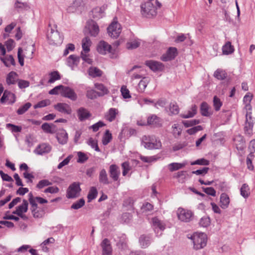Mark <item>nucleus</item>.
Instances as JSON below:
<instances>
[{
  "mask_svg": "<svg viewBox=\"0 0 255 255\" xmlns=\"http://www.w3.org/2000/svg\"><path fill=\"white\" fill-rule=\"evenodd\" d=\"M141 145L147 149H159L161 143L154 135H144L142 137Z\"/></svg>",
  "mask_w": 255,
  "mask_h": 255,
  "instance_id": "nucleus-1",
  "label": "nucleus"
},
{
  "mask_svg": "<svg viewBox=\"0 0 255 255\" xmlns=\"http://www.w3.org/2000/svg\"><path fill=\"white\" fill-rule=\"evenodd\" d=\"M192 240L194 248L199 250L206 246L207 237L206 234L203 233H195L191 237Z\"/></svg>",
  "mask_w": 255,
  "mask_h": 255,
  "instance_id": "nucleus-2",
  "label": "nucleus"
},
{
  "mask_svg": "<svg viewBox=\"0 0 255 255\" xmlns=\"http://www.w3.org/2000/svg\"><path fill=\"white\" fill-rule=\"evenodd\" d=\"M141 13L144 17L152 18L156 14V9L153 3L150 1H146L140 5Z\"/></svg>",
  "mask_w": 255,
  "mask_h": 255,
  "instance_id": "nucleus-3",
  "label": "nucleus"
},
{
  "mask_svg": "<svg viewBox=\"0 0 255 255\" xmlns=\"http://www.w3.org/2000/svg\"><path fill=\"white\" fill-rule=\"evenodd\" d=\"M33 47L30 46L27 47L25 49L24 54L23 55V50L22 48H18L17 52V57L18 59V62L19 63L20 66H23L24 65V57H26L28 59H32L33 58Z\"/></svg>",
  "mask_w": 255,
  "mask_h": 255,
  "instance_id": "nucleus-4",
  "label": "nucleus"
},
{
  "mask_svg": "<svg viewBox=\"0 0 255 255\" xmlns=\"http://www.w3.org/2000/svg\"><path fill=\"white\" fill-rule=\"evenodd\" d=\"M255 119L252 116L251 112H247L246 115V122L245 124L244 130L245 133L249 136L253 134V128Z\"/></svg>",
  "mask_w": 255,
  "mask_h": 255,
  "instance_id": "nucleus-5",
  "label": "nucleus"
},
{
  "mask_svg": "<svg viewBox=\"0 0 255 255\" xmlns=\"http://www.w3.org/2000/svg\"><path fill=\"white\" fill-rule=\"evenodd\" d=\"M109 35L114 38H117L121 32V26L118 22H113L107 28Z\"/></svg>",
  "mask_w": 255,
  "mask_h": 255,
  "instance_id": "nucleus-6",
  "label": "nucleus"
},
{
  "mask_svg": "<svg viewBox=\"0 0 255 255\" xmlns=\"http://www.w3.org/2000/svg\"><path fill=\"white\" fill-rule=\"evenodd\" d=\"M177 214L179 220L184 222H189L192 220L193 216L191 211L181 208L178 209Z\"/></svg>",
  "mask_w": 255,
  "mask_h": 255,
  "instance_id": "nucleus-7",
  "label": "nucleus"
},
{
  "mask_svg": "<svg viewBox=\"0 0 255 255\" xmlns=\"http://www.w3.org/2000/svg\"><path fill=\"white\" fill-rule=\"evenodd\" d=\"M81 188L78 183L74 182L69 186L67 191L68 198H74L79 195Z\"/></svg>",
  "mask_w": 255,
  "mask_h": 255,
  "instance_id": "nucleus-8",
  "label": "nucleus"
},
{
  "mask_svg": "<svg viewBox=\"0 0 255 255\" xmlns=\"http://www.w3.org/2000/svg\"><path fill=\"white\" fill-rule=\"evenodd\" d=\"M47 37L51 44L59 45L63 42V37L61 36L60 33L56 30L51 29V32L47 34Z\"/></svg>",
  "mask_w": 255,
  "mask_h": 255,
  "instance_id": "nucleus-9",
  "label": "nucleus"
},
{
  "mask_svg": "<svg viewBox=\"0 0 255 255\" xmlns=\"http://www.w3.org/2000/svg\"><path fill=\"white\" fill-rule=\"evenodd\" d=\"M145 65L154 72L161 71L164 68V66L162 63L154 60L146 61Z\"/></svg>",
  "mask_w": 255,
  "mask_h": 255,
  "instance_id": "nucleus-10",
  "label": "nucleus"
},
{
  "mask_svg": "<svg viewBox=\"0 0 255 255\" xmlns=\"http://www.w3.org/2000/svg\"><path fill=\"white\" fill-rule=\"evenodd\" d=\"M98 52L103 55L112 52V46L104 41H101L97 45Z\"/></svg>",
  "mask_w": 255,
  "mask_h": 255,
  "instance_id": "nucleus-11",
  "label": "nucleus"
},
{
  "mask_svg": "<svg viewBox=\"0 0 255 255\" xmlns=\"http://www.w3.org/2000/svg\"><path fill=\"white\" fill-rule=\"evenodd\" d=\"M61 95L72 101H75L77 99V95L74 91L69 87L63 86Z\"/></svg>",
  "mask_w": 255,
  "mask_h": 255,
  "instance_id": "nucleus-12",
  "label": "nucleus"
},
{
  "mask_svg": "<svg viewBox=\"0 0 255 255\" xmlns=\"http://www.w3.org/2000/svg\"><path fill=\"white\" fill-rule=\"evenodd\" d=\"M177 54V49L175 47H170L166 53L161 56V59L163 61H168L173 59Z\"/></svg>",
  "mask_w": 255,
  "mask_h": 255,
  "instance_id": "nucleus-13",
  "label": "nucleus"
},
{
  "mask_svg": "<svg viewBox=\"0 0 255 255\" xmlns=\"http://www.w3.org/2000/svg\"><path fill=\"white\" fill-rule=\"evenodd\" d=\"M109 174L110 177L114 181L119 180L121 174L120 167L116 164H112L109 167Z\"/></svg>",
  "mask_w": 255,
  "mask_h": 255,
  "instance_id": "nucleus-14",
  "label": "nucleus"
},
{
  "mask_svg": "<svg viewBox=\"0 0 255 255\" xmlns=\"http://www.w3.org/2000/svg\"><path fill=\"white\" fill-rule=\"evenodd\" d=\"M101 246L102 248L103 255H112V248L110 241L108 239H105L102 242Z\"/></svg>",
  "mask_w": 255,
  "mask_h": 255,
  "instance_id": "nucleus-15",
  "label": "nucleus"
},
{
  "mask_svg": "<svg viewBox=\"0 0 255 255\" xmlns=\"http://www.w3.org/2000/svg\"><path fill=\"white\" fill-rule=\"evenodd\" d=\"M15 99L16 97L14 94L7 90H5L0 99V102L1 103H4L6 100L9 101V103L12 104L15 102Z\"/></svg>",
  "mask_w": 255,
  "mask_h": 255,
  "instance_id": "nucleus-16",
  "label": "nucleus"
},
{
  "mask_svg": "<svg viewBox=\"0 0 255 255\" xmlns=\"http://www.w3.org/2000/svg\"><path fill=\"white\" fill-rule=\"evenodd\" d=\"M51 150V147L50 145L47 143H42L39 144L34 150V152L38 155H42L49 152Z\"/></svg>",
  "mask_w": 255,
  "mask_h": 255,
  "instance_id": "nucleus-17",
  "label": "nucleus"
},
{
  "mask_svg": "<svg viewBox=\"0 0 255 255\" xmlns=\"http://www.w3.org/2000/svg\"><path fill=\"white\" fill-rule=\"evenodd\" d=\"M54 108L59 112L68 115L72 113L70 106L66 103H58L54 106Z\"/></svg>",
  "mask_w": 255,
  "mask_h": 255,
  "instance_id": "nucleus-18",
  "label": "nucleus"
},
{
  "mask_svg": "<svg viewBox=\"0 0 255 255\" xmlns=\"http://www.w3.org/2000/svg\"><path fill=\"white\" fill-rule=\"evenodd\" d=\"M88 28L90 34L92 36H96L99 32V28L97 23L93 20L88 22Z\"/></svg>",
  "mask_w": 255,
  "mask_h": 255,
  "instance_id": "nucleus-19",
  "label": "nucleus"
},
{
  "mask_svg": "<svg viewBox=\"0 0 255 255\" xmlns=\"http://www.w3.org/2000/svg\"><path fill=\"white\" fill-rule=\"evenodd\" d=\"M77 115L79 118V120L80 121H83L87 119H88L90 117H91V114L85 108H80L77 111Z\"/></svg>",
  "mask_w": 255,
  "mask_h": 255,
  "instance_id": "nucleus-20",
  "label": "nucleus"
},
{
  "mask_svg": "<svg viewBox=\"0 0 255 255\" xmlns=\"http://www.w3.org/2000/svg\"><path fill=\"white\" fill-rule=\"evenodd\" d=\"M18 80V74L15 72L11 71L7 75L6 82L8 85L15 84Z\"/></svg>",
  "mask_w": 255,
  "mask_h": 255,
  "instance_id": "nucleus-21",
  "label": "nucleus"
},
{
  "mask_svg": "<svg viewBox=\"0 0 255 255\" xmlns=\"http://www.w3.org/2000/svg\"><path fill=\"white\" fill-rule=\"evenodd\" d=\"M151 242V238L150 236L145 235H141L139 238V243L142 248L148 247Z\"/></svg>",
  "mask_w": 255,
  "mask_h": 255,
  "instance_id": "nucleus-22",
  "label": "nucleus"
},
{
  "mask_svg": "<svg viewBox=\"0 0 255 255\" xmlns=\"http://www.w3.org/2000/svg\"><path fill=\"white\" fill-rule=\"evenodd\" d=\"M80 59V58L78 56L75 55H71L67 59V65L73 69L75 66L78 65Z\"/></svg>",
  "mask_w": 255,
  "mask_h": 255,
  "instance_id": "nucleus-23",
  "label": "nucleus"
},
{
  "mask_svg": "<svg viewBox=\"0 0 255 255\" xmlns=\"http://www.w3.org/2000/svg\"><path fill=\"white\" fill-rule=\"evenodd\" d=\"M28 203L27 200L23 199L21 205L16 207V210L13 211V214H18L20 213H26L28 210Z\"/></svg>",
  "mask_w": 255,
  "mask_h": 255,
  "instance_id": "nucleus-24",
  "label": "nucleus"
},
{
  "mask_svg": "<svg viewBox=\"0 0 255 255\" xmlns=\"http://www.w3.org/2000/svg\"><path fill=\"white\" fill-rule=\"evenodd\" d=\"M83 0H75L73 3L67 8V11L69 13L75 12L79 7L83 5Z\"/></svg>",
  "mask_w": 255,
  "mask_h": 255,
  "instance_id": "nucleus-25",
  "label": "nucleus"
},
{
  "mask_svg": "<svg viewBox=\"0 0 255 255\" xmlns=\"http://www.w3.org/2000/svg\"><path fill=\"white\" fill-rule=\"evenodd\" d=\"M68 134L65 130L58 132L56 135V138L61 144H65L68 141Z\"/></svg>",
  "mask_w": 255,
  "mask_h": 255,
  "instance_id": "nucleus-26",
  "label": "nucleus"
},
{
  "mask_svg": "<svg viewBox=\"0 0 255 255\" xmlns=\"http://www.w3.org/2000/svg\"><path fill=\"white\" fill-rule=\"evenodd\" d=\"M0 60L7 67H9L10 65L15 66V62L11 55H7L5 57H0Z\"/></svg>",
  "mask_w": 255,
  "mask_h": 255,
  "instance_id": "nucleus-27",
  "label": "nucleus"
},
{
  "mask_svg": "<svg viewBox=\"0 0 255 255\" xmlns=\"http://www.w3.org/2000/svg\"><path fill=\"white\" fill-rule=\"evenodd\" d=\"M99 180L100 183L105 185L110 184L108 175L105 169H103L100 171L99 176Z\"/></svg>",
  "mask_w": 255,
  "mask_h": 255,
  "instance_id": "nucleus-28",
  "label": "nucleus"
},
{
  "mask_svg": "<svg viewBox=\"0 0 255 255\" xmlns=\"http://www.w3.org/2000/svg\"><path fill=\"white\" fill-rule=\"evenodd\" d=\"M118 113V110L115 108H111L105 115V118L109 122H112L115 120Z\"/></svg>",
  "mask_w": 255,
  "mask_h": 255,
  "instance_id": "nucleus-29",
  "label": "nucleus"
},
{
  "mask_svg": "<svg viewBox=\"0 0 255 255\" xmlns=\"http://www.w3.org/2000/svg\"><path fill=\"white\" fill-rule=\"evenodd\" d=\"M209 107L206 102H202L200 105V112L202 116L205 117H209L212 115V113L209 112Z\"/></svg>",
  "mask_w": 255,
  "mask_h": 255,
  "instance_id": "nucleus-30",
  "label": "nucleus"
},
{
  "mask_svg": "<svg viewBox=\"0 0 255 255\" xmlns=\"http://www.w3.org/2000/svg\"><path fill=\"white\" fill-rule=\"evenodd\" d=\"M160 119L155 115L148 117L147 119V123L148 125H153L157 127L161 126Z\"/></svg>",
  "mask_w": 255,
  "mask_h": 255,
  "instance_id": "nucleus-31",
  "label": "nucleus"
},
{
  "mask_svg": "<svg viewBox=\"0 0 255 255\" xmlns=\"http://www.w3.org/2000/svg\"><path fill=\"white\" fill-rule=\"evenodd\" d=\"M221 207L223 209H226L228 207L230 203V198L226 193H222L220 196Z\"/></svg>",
  "mask_w": 255,
  "mask_h": 255,
  "instance_id": "nucleus-32",
  "label": "nucleus"
},
{
  "mask_svg": "<svg viewBox=\"0 0 255 255\" xmlns=\"http://www.w3.org/2000/svg\"><path fill=\"white\" fill-rule=\"evenodd\" d=\"M197 111V107L195 105L192 106L191 110L188 112L187 114H181L180 117L182 118L188 119L193 117L196 114Z\"/></svg>",
  "mask_w": 255,
  "mask_h": 255,
  "instance_id": "nucleus-33",
  "label": "nucleus"
},
{
  "mask_svg": "<svg viewBox=\"0 0 255 255\" xmlns=\"http://www.w3.org/2000/svg\"><path fill=\"white\" fill-rule=\"evenodd\" d=\"M234 141L238 150H242L245 146V140L243 136L239 135L235 137Z\"/></svg>",
  "mask_w": 255,
  "mask_h": 255,
  "instance_id": "nucleus-34",
  "label": "nucleus"
},
{
  "mask_svg": "<svg viewBox=\"0 0 255 255\" xmlns=\"http://www.w3.org/2000/svg\"><path fill=\"white\" fill-rule=\"evenodd\" d=\"M149 81L148 78L146 77L142 78V79L138 83L137 89L138 91L140 93H143L146 88Z\"/></svg>",
  "mask_w": 255,
  "mask_h": 255,
  "instance_id": "nucleus-35",
  "label": "nucleus"
},
{
  "mask_svg": "<svg viewBox=\"0 0 255 255\" xmlns=\"http://www.w3.org/2000/svg\"><path fill=\"white\" fill-rule=\"evenodd\" d=\"M93 17L95 19H100L104 15V9L102 7H97L94 8L92 11Z\"/></svg>",
  "mask_w": 255,
  "mask_h": 255,
  "instance_id": "nucleus-36",
  "label": "nucleus"
},
{
  "mask_svg": "<svg viewBox=\"0 0 255 255\" xmlns=\"http://www.w3.org/2000/svg\"><path fill=\"white\" fill-rule=\"evenodd\" d=\"M95 87L97 90L101 91L98 92V96L99 97L103 96L109 93L108 89L102 84L95 83Z\"/></svg>",
  "mask_w": 255,
  "mask_h": 255,
  "instance_id": "nucleus-37",
  "label": "nucleus"
},
{
  "mask_svg": "<svg viewBox=\"0 0 255 255\" xmlns=\"http://www.w3.org/2000/svg\"><path fill=\"white\" fill-rule=\"evenodd\" d=\"M152 226L154 229H159L161 231H163L165 229L164 225L157 218L154 217L152 220Z\"/></svg>",
  "mask_w": 255,
  "mask_h": 255,
  "instance_id": "nucleus-38",
  "label": "nucleus"
},
{
  "mask_svg": "<svg viewBox=\"0 0 255 255\" xmlns=\"http://www.w3.org/2000/svg\"><path fill=\"white\" fill-rule=\"evenodd\" d=\"M14 6L18 11L27 10L29 8V6L26 2H21L18 0L15 1Z\"/></svg>",
  "mask_w": 255,
  "mask_h": 255,
  "instance_id": "nucleus-39",
  "label": "nucleus"
},
{
  "mask_svg": "<svg viewBox=\"0 0 255 255\" xmlns=\"http://www.w3.org/2000/svg\"><path fill=\"white\" fill-rule=\"evenodd\" d=\"M89 74L93 77H100L102 75V71L97 67H91L89 68Z\"/></svg>",
  "mask_w": 255,
  "mask_h": 255,
  "instance_id": "nucleus-40",
  "label": "nucleus"
},
{
  "mask_svg": "<svg viewBox=\"0 0 255 255\" xmlns=\"http://www.w3.org/2000/svg\"><path fill=\"white\" fill-rule=\"evenodd\" d=\"M91 45V41L90 38L86 37L82 40V48L83 51L87 53L90 51V47Z\"/></svg>",
  "mask_w": 255,
  "mask_h": 255,
  "instance_id": "nucleus-41",
  "label": "nucleus"
},
{
  "mask_svg": "<svg viewBox=\"0 0 255 255\" xmlns=\"http://www.w3.org/2000/svg\"><path fill=\"white\" fill-rule=\"evenodd\" d=\"M234 51V47L229 41L227 42L222 47L223 53L225 55L231 54Z\"/></svg>",
  "mask_w": 255,
  "mask_h": 255,
  "instance_id": "nucleus-42",
  "label": "nucleus"
},
{
  "mask_svg": "<svg viewBox=\"0 0 255 255\" xmlns=\"http://www.w3.org/2000/svg\"><path fill=\"white\" fill-rule=\"evenodd\" d=\"M55 127L53 124L45 123L42 125L41 128L46 133H53L55 132Z\"/></svg>",
  "mask_w": 255,
  "mask_h": 255,
  "instance_id": "nucleus-43",
  "label": "nucleus"
},
{
  "mask_svg": "<svg viewBox=\"0 0 255 255\" xmlns=\"http://www.w3.org/2000/svg\"><path fill=\"white\" fill-rule=\"evenodd\" d=\"M227 76L226 72L220 69H218L214 73V76L220 80H224L227 77Z\"/></svg>",
  "mask_w": 255,
  "mask_h": 255,
  "instance_id": "nucleus-44",
  "label": "nucleus"
},
{
  "mask_svg": "<svg viewBox=\"0 0 255 255\" xmlns=\"http://www.w3.org/2000/svg\"><path fill=\"white\" fill-rule=\"evenodd\" d=\"M28 201L31 205V210L35 211L38 208L37 204L36 203V200L35 198H34L33 196V194L31 192L28 194Z\"/></svg>",
  "mask_w": 255,
  "mask_h": 255,
  "instance_id": "nucleus-45",
  "label": "nucleus"
},
{
  "mask_svg": "<svg viewBox=\"0 0 255 255\" xmlns=\"http://www.w3.org/2000/svg\"><path fill=\"white\" fill-rule=\"evenodd\" d=\"M185 165H186V163H176V162L171 163L168 165L169 170L171 172H173L174 171H176V170H177L179 169L183 168V167H184L185 166Z\"/></svg>",
  "mask_w": 255,
  "mask_h": 255,
  "instance_id": "nucleus-46",
  "label": "nucleus"
},
{
  "mask_svg": "<svg viewBox=\"0 0 255 255\" xmlns=\"http://www.w3.org/2000/svg\"><path fill=\"white\" fill-rule=\"evenodd\" d=\"M153 206L152 204L146 202L143 204L142 206L141 207V212L142 214H144L145 215L147 214L149 212L153 210Z\"/></svg>",
  "mask_w": 255,
  "mask_h": 255,
  "instance_id": "nucleus-47",
  "label": "nucleus"
},
{
  "mask_svg": "<svg viewBox=\"0 0 255 255\" xmlns=\"http://www.w3.org/2000/svg\"><path fill=\"white\" fill-rule=\"evenodd\" d=\"M98 191L96 187H92L88 194V202H90L97 197Z\"/></svg>",
  "mask_w": 255,
  "mask_h": 255,
  "instance_id": "nucleus-48",
  "label": "nucleus"
},
{
  "mask_svg": "<svg viewBox=\"0 0 255 255\" xmlns=\"http://www.w3.org/2000/svg\"><path fill=\"white\" fill-rule=\"evenodd\" d=\"M31 104L27 102L23 106L20 107L17 110L16 113L18 115L24 114L31 107Z\"/></svg>",
  "mask_w": 255,
  "mask_h": 255,
  "instance_id": "nucleus-49",
  "label": "nucleus"
},
{
  "mask_svg": "<svg viewBox=\"0 0 255 255\" xmlns=\"http://www.w3.org/2000/svg\"><path fill=\"white\" fill-rule=\"evenodd\" d=\"M50 79L48 82L49 83H53L56 80H60L61 76L58 71H53L49 73Z\"/></svg>",
  "mask_w": 255,
  "mask_h": 255,
  "instance_id": "nucleus-50",
  "label": "nucleus"
},
{
  "mask_svg": "<svg viewBox=\"0 0 255 255\" xmlns=\"http://www.w3.org/2000/svg\"><path fill=\"white\" fill-rule=\"evenodd\" d=\"M112 135L109 130H107L103 136L102 143L104 145H107L112 140Z\"/></svg>",
  "mask_w": 255,
  "mask_h": 255,
  "instance_id": "nucleus-51",
  "label": "nucleus"
},
{
  "mask_svg": "<svg viewBox=\"0 0 255 255\" xmlns=\"http://www.w3.org/2000/svg\"><path fill=\"white\" fill-rule=\"evenodd\" d=\"M140 42L138 40L135 39L127 43V47L128 49H134L139 46Z\"/></svg>",
  "mask_w": 255,
  "mask_h": 255,
  "instance_id": "nucleus-52",
  "label": "nucleus"
},
{
  "mask_svg": "<svg viewBox=\"0 0 255 255\" xmlns=\"http://www.w3.org/2000/svg\"><path fill=\"white\" fill-rule=\"evenodd\" d=\"M170 115H177L179 112V108L176 103H171L169 105Z\"/></svg>",
  "mask_w": 255,
  "mask_h": 255,
  "instance_id": "nucleus-53",
  "label": "nucleus"
},
{
  "mask_svg": "<svg viewBox=\"0 0 255 255\" xmlns=\"http://www.w3.org/2000/svg\"><path fill=\"white\" fill-rule=\"evenodd\" d=\"M200 123V121L199 120H191L190 121H182V124L186 128H188L190 127H192L193 126L196 125Z\"/></svg>",
  "mask_w": 255,
  "mask_h": 255,
  "instance_id": "nucleus-54",
  "label": "nucleus"
},
{
  "mask_svg": "<svg viewBox=\"0 0 255 255\" xmlns=\"http://www.w3.org/2000/svg\"><path fill=\"white\" fill-rule=\"evenodd\" d=\"M241 194L244 198H247L250 194L249 188L247 184H244L240 189Z\"/></svg>",
  "mask_w": 255,
  "mask_h": 255,
  "instance_id": "nucleus-55",
  "label": "nucleus"
},
{
  "mask_svg": "<svg viewBox=\"0 0 255 255\" xmlns=\"http://www.w3.org/2000/svg\"><path fill=\"white\" fill-rule=\"evenodd\" d=\"M87 144L92 148H94L96 151H100L97 140H94L93 138L90 137L87 141Z\"/></svg>",
  "mask_w": 255,
  "mask_h": 255,
  "instance_id": "nucleus-56",
  "label": "nucleus"
},
{
  "mask_svg": "<svg viewBox=\"0 0 255 255\" xmlns=\"http://www.w3.org/2000/svg\"><path fill=\"white\" fill-rule=\"evenodd\" d=\"M6 128H9L12 132H19L22 130V128L20 126L14 125L12 124H7Z\"/></svg>",
  "mask_w": 255,
  "mask_h": 255,
  "instance_id": "nucleus-57",
  "label": "nucleus"
},
{
  "mask_svg": "<svg viewBox=\"0 0 255 255\" xmlns=\"http://www.w3.org/2000/svg\"><path fill=\"white\" fill-rule=\"evenodd\" d=\"M98 96V92L95 90L91 89H87L86 92V96L88 99H94Z\"/></svg>",
  "mask_w": 255,
  "mask_h": 255,
  "instance_id": "nucleus-58",
  "label": "nucleus"
},
{
  "mask_svg": "<svg viewBox=\"0 0 255 255\" xmlns=\"http://www.w3.org/2000/svg\"><path fill=\"white\" fill-rule=\"evenodd\" d=\"M85 200L84 199H83V198L80 199L78 201L74 203L72 205L71 208V209H76V210L79 209L81 208V207H82L85 205Z\"/></svg>",
  "mask_w": 255,
  "mask_h": 255,
  "instance_id": "nucleus-59",
  "label": "nucleus"
},
{
  "mask_svg": "<svg viewBox=\"0 0 255 255\" xmlns=\"http://www.w3.org/2000/svg\"><path fill=\"white\" fill-rule=\"evenodd\" d=\"M52 185V182L47 179H43L39 181L36 185V187L39 189H42L44 187Z\"/></svg>",
  "mask_w": 255,
  "mask_h": 255,
  "instance_id": "nucleus-60",
  "label": "nucleus"
},
{
  "mask_svg": "<svg viewBox=\"0 0 255 255\" xmlns=\"http://www.w3.org/2000/svg\"><path fill=\"white\" fill-rule=\"evenodd\" d=\"M78 159H77V162L83 163H84L85 161H86L88 159V157L87 155L85 154L84 153L79 151L77 153Z\"/></svg>",
  "mask_w": 255,
  "mask_h": 255,
  "instance_id": "nucleus-61",
  "label": "nucleus"
},
{
  "mask_svg": "<svg viewBox=\"0 0 255 255\" xmlns=\"http://www.w3.org/2000/svg\"><path fill=\"white\" fill-rule=\"evenodd\" d=\"M213 105L215 108V110L216 111H218L220 110L221 107L222 105V103L221 102L219 98H218L216 96H214L213 99Z\"/></svg>",
  "mask_w": 255,
  "mask_h": 255,
  "instance_id": "nucleus-62",
  "label": "nucleus"
},
{
  "mask_svg": "<svg viewBox=\"0 0 255 255\" xmlns=\"http://www.w3.org/2000/svg\"><path fill=\"white\" fill-rule=\"evenodd\" d=\"M210 224V219L208 217H202L199 222V225L203 227H207Z\"/></svg>",
  "mask_w": 255,
  "mask_h": 255,
  "instance_id": "nucleus-63",
  "label": "nucleus"
},
{
  "mask_svg": "<svg viewBox=\"0 0 255 255\" xmlns=\"http://www.w3.org/2000/svg\"><path fill=\"white\" fill-rule=\"evenodd\" d=\"M122 167L123 169V175L126 176L128 174V172L130 170L131 167L129 164L128 162H124L122 164Z\"/></svg>",
  "mask_w": 255,
  "mask_h": 255,
  "instance_id": "nucleus-64",
  "label": "nucleus"
}]
</instances>
